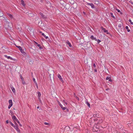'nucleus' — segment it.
<instances>
[{"label": "nucleus", "instance_id": "nucleus-1", "mask_svg": "<svg viewBox=\"0 0 133 133\" xmlns=\"http://www.w3.org/2000/svg\"><path fill=\"white\" fill-rule=\"evenodd\" d=\"M37 94H38V99L39 101L41 103L42 101L41 100V94L40 92H37Z\"/></svg>", "mask_w": 133, "mask_h": 133}, {"label": "nucleus", "instance_id": "nucleus-2", "mask_svg": "<svg viewBox=\"0 0 133 133\" xmlns=\"http://www.w3.org/2000/svg\"><path fill=\"white\" fill-rule=\"evenodd\" d=\"M14 128L16 130L17 132L18 133H20V129L18 127V126L17 125L14 127Z\"/></svg>", "mask_w": 133, "mask_h": 133}, {"label": "nucleus", "instance_id": "nucleus-3", "mask_svg": "<svg viewBox=\"0 0 133 133\" xmlns=\"http://www.w3.org/2000/svg\"><path fill=\"white\" fill-rule=\"evenodd\" d=\"M101 29H102V30H103L104 32H106L107 34H109V33L108 32V30H107L105 28H103L102 26H101Z\"/></svg>", "mask_w": 133, "mask_h": 133}, {"label": "nucleus", "instance_id": "nucleus-4", "mask_svg": "<svg viewBox=\"0 0 133 133\" xmlns=\"http://www.w3.org/2000/svg\"><path fill=\"white\" fill-rule=\"evenodd\" d=\"M58 77L59 78V79L60 81H61L62 82H63V78L61 76L58 74Z\"/></svg>", "mask_w": 133, "mask_h": 133}, {"label": "nucleus", "instance_id": "nucleus-5", "mask_svg": "<svg viewBox=\"0 0 133 133\" xmlns=\"http://www.w3.org/2000/svg\"><path fill=\"white\" fill-rule=\"evenodd\" d=\"M4 56L8 59H10L11 60H13V58H11V57L10 56H8L6 55H5Z\"/></svg>", "mask_w": 133, "mask_h": 133}, {"label": "nucleus", "instance_id": "nucleus-6", "mask_svg": "<svg viewBox=\"0 0 133 133\" xmlns=\"http://www.w3.org/2000/svg\"><path fill=\"white\" fill-rule=\"evenodd\" d=\"M87 5H90L92 8H94L95 7L94 5L92 3H88Z\"/></svg>", "mask_w": 133, "mask_h": 133}, {"label": "nucleus", "instance_id": "nucleus-7", "mask_svg": "<svg viewBox=\"0 0 133 133\" xmlns=\"http://www.w3.org/2000/svg\"><path fill=\"white\" fill-rule=\"evenodd\" d=\"M12 119H13V120L14 121H16L17 120V118L15 116H12Z\"/></svg>", "mask_w": 133, "mask_h": 133}, {"label": "nucleus", "instance_id": "nucleus-8", "mask_svg": "<svg viewBox=\"0 0 133 133\" xmlns=\"http://www.w3.org/2000/svg\"><path fill=\"white\" fill-rule=\"evenodd\" d=\"M59 106L63 110H65L66 109V107H63V105L61 104V105H59Z\"/></svg>", "mask_w": 133, "mask_h": 133}, {"label": "nucleus", "instance_id": "nucleus-9", "mask_svg": "<svg viewBox=\"0 0 133 133\" xmlns=\"http://www.w3.org/2000/svg\"><path fill=\"white\" fill-rule=\"evenodd\" d=\"M9 105H10L11 106H12V100L10 99V100H9Z\"/></svg>", "mask_w": 133, "mask_h": 133}, {"label": "nucleus", "instance_id": "nucleus-10", "mask_svg": "<svg viewBox=\"0 0 133 133\" xmlns=\"http://www.w3.org/2000/svg\"><path fill=\"white\" fill-rule=\"evenodd\" d=\"M21 53L23 54L24 55H25L26 54V53H25V52H24L23 50H22V49L21 50H20Z\"/></svg>", "mask_w": 133, "mask_h": 133}, {"label": "nucleus", "instance_id": "nucleus-11", "mask_svg": "<svg viewBox=\"0 0 133 133\" xmlns=\"http://www.w3.org/2000/svg\"><path fill=\"white\" fill-rule=\"evenodd\" d=\"M11 89L12 91L14 93H15V92L16 90H15V89L13 87H11Z\"/></svg>", "mask_w": 133, "mask_h": 133}, {"label": "nucleus", "instance_id": "nucleus-12", "mask_svg": "<svg viewBox=\"0 0 133 133\" xmlns=\"http://www.w3.org/2000/svg\"><path fill=\"white\" fill-rule=\"evenodd\" d=\"M21 4L24 6H25V5L24 3V2L23 0H21Z\"/></svg>", "mask_w": 133, "mask_h": 133}, {"label": "nucleus", "instance_id": "nucleus-13", "mask_svg": "<svg viewBox=\"0 0 133 133\" xmlns=\"http://www.w3.org/2000/svg\"><path fill=\"white\" fill-rule=\"evenodd\" d=\"M7 15L11 18H13L12 15L10 14H8V13L7 14Z\"/></svg>", "mask_w": 133, "mask_h": 133}, {"label": "nucleus", "instance_id": "nucleus-14", "mask_svg": "<svg viewBox=\"0 0 133 133\" xmlns=\"http://www.w3.org/2000/svg\"><path fill=\"white\" fill-rule=\"evenodd\" d=\"M90 38L92 40H95V41L96 40V38L94 37L93 35H91L90 37Z\"/></svg>", "mask_w": 133, "mask_h": 133}, {"label": "nucleus", "instance_id": "nucleus-15", "mask_svg": "<svg viewBox=\"0 0 133 133\" xmlns=\"http://www.w3.org/2000/svg\"><path fill=\"white\" fill-rule=\"evenodd\" d=\"M39 14L41 16V17L43 18H45V17L44 16L43 14L41 12H40L39 13Z\"/></svg>", "mask_w": 133, "mask_h": 133}, {"label": "nucleus", "instance_id": "nucleus-16", "mask_svg": "<svg viewBox=\"0 0 133 133\" xmlns=\"http://www.w3.org/2000/svg\"><path fill=\"white\" fill-rule=\"evenodd\" d=\"M106 80H109V81L110 82H111V79L110 78V77H107L106 78Z\"/></svg>", "mask_w": 133, "mask_h": 133}, {"label": "nucleus", "instance_id": "nucleus-17", "mask_svg": "<svg viewBox=\"0 0 133 133\" xmlns=\"http://www.w3.org/2000/svg\"><path fill=\"white\" fill-rule=\"evenodd\" d=\"M16 122L18 123L19 124V125L20 127H22V125L21 124V123H20L18 121V119L16 121Z\"/></svg>", "mask_w": 133, "mask_h": 133}, {"label": "nucleus", "instance_id": "nucleus-18", "mask_svg": "<svg viewBox=\"0 0 133 133\" xmlns=\"http://www.w3.org/2000/svg\"><path fill=\"white\" fill-rule=\"evenodd\" d=\"M3 15V12L0 10V17L2 16Z\"/></svg>", "mask_w": 133, "mask_h": 133}, {"label": "nucleus", "instance_id": "nucleus-19", "mask_svg": "<svg viewBox=\"0 0 133 133\" xmlns=\"http://www.w3.org/2000/svg\"><path fill=\"white\" fill-rule=\"evenodd\" d=\"M16 46L20 50H21L22 49V48L21 46H18L16 45Z\"/></svg>", "mask_w": 133, "mask_h": 133}, {"label": "nucleus", "instance_id": "nucleus-20", "mask_svg": "<svg viewBox=\"0 0 133 133\" xmlns=\"http://www.w3.org/2000/svg\"><path fill=\"white\" fill-rule=\"evenodd\" d=\"M95 41H97V42L98 43H99L101 41L100 40H99V39H96V40Z\"/></svg>", "mask_w": 133, "mask_h": 133}, {"label": "nucleus", "instance_id": "nucleus-21", "mask_svg": "<svg viewBox=\"0 0 133 133\" xmlns=\"http://www.w3.org/2000/svg\"><path fill=\"white\" fill-rule=\"evenodd\" d=\"M110 14L111 15V16H112V17L113 18H115V17L114 16H113V14L112 13V12H111L110 13Z\"/></svg>", "mask_w": 133, "mask_h": 133}, {"label": "nucleus", "instance_id": "nucleus-22", "mask_svg": "<svg viewBox=\"0 0 133 133\" xmlns=\"http://www.w3.org/2000/svg\"><path fill=\"white\" fill-rule=\"evenodd\" d=\"M128 21L130 22V23L132 25H133V22H132L131 20L130 19H129V20Z\"/></svg>", "mask_w": 133, "mask_h": 133}, {"label": "nucleus", "instance_id": "nucleus-23", "mask_svg": "<svg viewBox=\"0 0 133 133\" xmlns=\"http://www.w3.org/2000/svg\"><path fill=\"white\" fill-rule=\"evenodd\" d=\"M35 84L36 85V87L38 89V84L36 82H35Z\"/></svg>", "mask_w": 133, "mask_h": 133}, {"label": "nucleus", "instance_id": "nucleus-24", "mask_svg": "<svg viewBox=\"0 0 133 133\" xmlns=\"http://www.w3.org/2000/svg\"><path fill=\"white\" fill-rule=\"evenodd\" d=\"M10 123L12 127H15V126L13 124V123H12L11 122H10Z\"/></svg>", "mask_w": 133, "mask_h": 133}, {"label": "nucleus", "instance_id": "nucleus-25", "mask_svg": "<svg viewBox=\"0 0 133 133\" xmlns=\"http://www.w3.org/2000/svg\"><path fill=\"white\" fill-rule=\"evenodd\" d=\"M40 32V33H42V35L43 36V37H45V35L43 33H42L41 32Z\"/></svg>", "mask_w": 133, "mask_h": 133}, {"label": "nucleus", "instance_id": "nucleus-26", "mask_svg": "<svg viewBox=\"0 0 133 133\" xmlns=\"http://www.w3.org/2000/svg\"><path fill=\"white\" fill-rule=\"evenodd\" d=\"M70 48H71L72 47V45L70 43H69V44H68Z\"/></svg>", "mask_w": 133, "mask_h": 133}, {"label": "nucleus", "instance_id": "nucleus-27", "mask_svg": "<svg viewBox=\"0 0 133 133\" xmlns=\"http://www.w3.org/2000/svg\"><path fill=\"white\" fill-rule=\"evenodd\" d=\"M44 124L45 125H49V123H46V122H45L44 123Z\"/></svg>", "mask_w": 133, "mask_h": 133}, {"label": "nucleus", "instance_id": "nucleus-28", "mask_svg": "<svg viewBox=\"0 0 133 133\" xmlns=\"http://www.w3.org/2000/svg\"><path fill=\"white\" fill-rule=\"evenodd\" d=\"M37 46H38V47L39 48V49H41V47L40 44H38L37 45Z\"/></svg>", "mask_w": 133, "mask_h": 133}, {"label": "nucleus", "instance_id": "nucleus-29", "mask_svg": "<svg viewBox=\"0 0 133 133\" xmlns=\"http://www.w3.org/2000/svg\"><path fill=\"white\" fill-rule=\"evenodd\" d=\"M87 103V105H88V106L89 107H90V104L89 103H88V102Z\"/></svg>", "mask_w": 133, "mask_h": 133}, {"label": "nucleus", "instance_id": "nucleus-30", "mask_svg": "<svg viewBox=\"0 0 133 133\" xmlns=\"http://www.w3.org/2000/svg\"><path fill=\"white\" fill-rule=\"evenodd\" d=\"M57 102L59 105H61V104L60 103L59 101L57 100Z\"/></svg>", "mask_w": 133, "mask_h": 133}, {"label": "nucleus", "instance_id": "nucleus-31", "mask_svg": "<svg viewBox=\"0 0 133 133\" xmlns=\"http://www.w3.org/2000/svg\"><path fill=\"white\" fill-rule=\"evenodd\" d=\"M11 106H12L11 105H9L8 106V108L9 109H10Z\"/></svg>", "mask_w": 133, "mask_h": 133}, {"label": "nucleus", "instance_id": "nucleus-32", "mask_svg": "<svg viewBox=\"0 0 133 133\" xmlns=\"http://www.w3.org/2000/svg\"><path fill=\"white\" fill-rule=\"evenodd\" d=\"M116 10L117 11V12H120V11L118 9H116Z\"/></svg>", "mask_w": 133, "mask_h": 133}, {"label": "nucleus", "instance_id": "nucleus-33", "mask_svg": "<svg viewBox=\"0 0 133 133\" xmlns=\"http://www.w3.org/2000/svg\"><path fill=\"white\" fill-rule=\"evenodd\" d=\"M33 80L34 82V83H35V82H36L35 81V78H33Z\"/></svg>", "mask_w": 133, "mask_h": 133}, {"label": "nucleus", "instance_id": "nucleus-34", "mask_svg": "<svg viewBox=\"0 0 133 133\" xmlns=\"http://www.w3.org/2000/svg\"><path fill=\"white\" fill-rule=\"evenodd\" d=\"M93 66L94 68L96 67V65L94 63L93 64Z\"/></svg>", "mask_w": 133, "mask_h": 133}, {"label": "nucleus", "instance_id": "nucleus-35", "mask_svg": "<svg viewBox=\"0 0 133 133\" xmlns=\"http://www.w3.org/2000/svg\"><path fill=\"white\" fill-rule=\"evenodd\" d=\"M22 83L23 84H25V81H24L23 80L22 82Z\"/></svg>", "mask_w": 133, "mask_h": 133}, {"label": "nucleus", "instance_id": "nucleus-36", "mask_svg": "<svg viewBox=\"0 0 133 133\" xmlns=\"http://www.w3.org/2000/svg\"><path fill=\"white\" fill-rule=\"evenodd\" d=\"M118 26L119 27H121V24H118Z\"/></svg>", "mask_w": 133, "mask_h": 133}, {"label": "nucleus", "instance_id": "nucleus-37", "mask_svg": "<svg viewBox=\"0 0 133 133\" xmlns=\"http://www.w3.org/2000/svg\"><path fill=\"white\" fill-rule=\"evenodd\" d=\"M128 26H127L125 27V28L127 30L128 29Z\"/></svg>", "mask_w": 133, "mask_h": 133}, {"label": "nucleus", "instance_id": "nucleus-38", "mask_svg": "<svg viewBox=\"0 0 133 133\" xmlns=\"http://www.w3.org/2000/svg\"><path fill=\"white\" fill-rule=\"evenodd\" d=\"M66 43L68 44H69V43H70V42H69L68 41H67L66 42Z\"/></svg>", "mask_w": 133, "mask_h": 133}, {"label": "nucleus", "instance_id": "nucleus-39", "mask_svg": "<svg viewBox=\"0 0 133 133\" xmlns=\"http://www.w3.org/2000/svg\"><path fill=\"white\" fill-rule=\"evenodd\" d=\"M66 43L68 44H69V43H70V42H69L68 41H67L66 42Z\"/></svg>", "mask_w": 133, "mask_h": 133}, {"label": "nucleus", "instance_id": "nucleus-40", "mask_svg": "<svg viewBox=\"0 0 133 133\" xmlns=\"http://www.w3.org/2000/svg\"><path fill=\"white\" fill-rule=\"evenodd\" d=\"M130 3L132 4H133V3L131 1H130Z\"/></svg>", "mask_w": 133, "mask_h": 133}, {"label": "nucleus", "instance_id": "nucleus-41", "mask_svg": "<svg viewBox=\"0 0 133 133\" xmlns=\"http://www.w3.org/2000/svg\"><path fill=\"white\" fill-rule=\"evenodd\" d=\"M44 38H45L46 39H47L48 38V37L46 36H45V37Z\"/></svg>", "mask_w": 133, "mask_h": 133}, {"label": "nucleus", "instance_id": "nucleus-42", "mask_svg": "<svg viewBox=\"0 0 133 133\" xmlns=\"http://www.w3.org/2000/svg\"><path fill=\"white\" fill-rule=\"evenodd\" d=\"M6 123H8V120H6Z\"/></svg>", "mask_w": 133, "mask_h": 133}, {"label": "nucleus", "instance_id": "nucleus-43", "mask_svg": "<svg viewBox=\"0 0 133 133\" xmlns=\"http://www.w3.org/2000/svg\"><path fill=\"white\" fill-rule=\"evenodd\" d=\"M130 29H128V30H127V31H128V32H130Z\"/></svg>", "mask_w": 133, "mask_h": 133}, {"label": "nucleus", "instance_id": "nucleus-44", "mask_svg": "<svg viewBox=\"0 0 133 133\" xmlns=\"http://www.w3.org/2000/svg\"><path fill=\"white\" fill-rule=\"evenodd\" d=\"M64 104L66 105L67 104V103L66 102H64Z\"/></svg>", "mask_w": 133, "mask_h": 133}, {"label": "nucleus", "instance_id": "nucleus-45", "mask_svg": "<svg viewBox=\"0 0 133 133\" xmlns=\"http://www.w3.org/2000/svg\"><path fill=\"white\" fill-rule=\"evenodd\" d=\"M21 78L22 79V81L23 80V77H21Z\"/></svg>", "mask_w": 133, "mask_h": 133}, {"label": "nucleus", "instance_id": "nucleus-46", "mask_svg": "<svg viewBox=\"0 0 133 133\" xmlns=\"http://www.w3.org/2000/svg\"><path fill=\"white\" fill-rule=\"evenodd\" d=\"M109 88H108H108H107V89H106V90H109Z\"/></svg>", "mask_w": 133, "mask_h": 133}, {"label": "nucleus", "instance_id": "nucleus-47", "mask_svg": "<svg viewBox=\"0 0 133 133\" xmlns=\"http://www.w3.org/2000/svg\"><path fill=\"white\" fill-rule=\"evenodd\" d=\"M99 3V2L98 1H96V3L97 4H98Z\"/></svg>", "mask_w": 133, "mask_h": 133}, {"label": "nucleus", "instance_id": "nucleus-48", "mask_svg": "<svg viewBox=\"0 0 133 133\" xmlns=\"http://www.w3.org/2000/svg\"><path fill=\"white\" fill-rule=\"evenodd\" d=\"M35 43H36V44H37V45H38V43H37V42H35Z\"/></svg>", "mask_w": 133, "mask_h": 133}, {"label": "nucleus", "instance_id": "nucleus-49", "mask_svg": "<svg viewBox=\"0 0 133 133\" xmlns=\"http://www.w3.org/2000/svg\"><path fill=\"white\" fill-rule=\"evenodd\" d=\"M30 63H32V61H30ZM30 64H31V63H30Z\"/></svg>", "mask_w": 133, "mask_h": 133}, {"label": "nucleus", "instance_id": "nucleus-50", "mask_svg": "<svg viewBox=\"0 0 133 133\" xmlns=\"http://www.w3.org/2000/svg\"><path fill=\"white\" fill-rule=\"evenodd\" d=\"M37 109H38L39 108V106H37Z\"/></svg>", "mask_w": 133, "mask_h": 133}, {"label": "nucleus", "instance_id": "nucleus-51", "mask_svg": "<svg viewBox=\"0 0 133 133\" xmlns=\"http://www.w3.org/2000/svg\"><path fill=\"white\" fill-rule=\"evenodd\" d=\"M95 72H96V71H97V70H95Z\"/></svg>", "mask_w": 133, "mask_h": 133}, {"label": "nucleus", "instance_id": "nucleus-52", "mask_svg": "<svg viewBox=\"0 0 133 133\" xmlns=\"http://www.w3.org/2000/svg\"><path fill=\"white\" fill-rule=\"evenodd\" d=\"M20 77H21H21H22V75H21V76H20Z\"/></svg>", "mask_w": 133, "mask_h": 133}, {"label": "nucleus", "instance_id": "nucleus-53", "mask_svg": "<svg viewBox=\"0 0 133 133\" xmlns=\"http://www.w3.org/2000/svg\"><path fill=\"white\" fill-rule=\"evenodd\" d=\"M95 115H93V116H94V117H95Z\"/></svg>", "mask_w": 133, "mask_h": 133}, {"label": "nucleus", "instance_id": "nucleus-54", "mask_svg": "<svg viewBox=\"0 0 133 133\" xmlns=\"http://www.w3.org/2000/svg\"><path fill=\"white\" fill-rule=\"evenodd\" d=\"M83 13L84 14H85V13L84 12H83Z\"/></svg>", "mask_w": 133, "mask_h": 133}, {"label": "nucleus", "instance_id": "nucleus-55", "mask_svg": "<svg viewBox=\"0 0 133 133\" xmlns=\"http://www.w3.org/2000/svg\"><path fill=\"white\" fill-rule=\"evenodd\" d=\"M132 5H133V4Z\"/></svg>", "mask_w": 133, "mask_h": 133}]
</instances>
